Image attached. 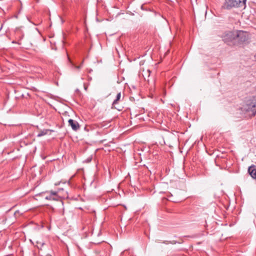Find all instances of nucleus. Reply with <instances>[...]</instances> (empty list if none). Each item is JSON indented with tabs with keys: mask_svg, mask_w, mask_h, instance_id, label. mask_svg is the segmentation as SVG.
I'll list each match as a JSON object with an SVG mask.
<instances>
[{
	"mask_svg": "<svg viewBox=\"0 0 256 256\" xmlns=\"http://www.w3.org/2000/svg\"><path fill=\"white\" fill-rule=\"evenodd\" d=\"M121 98V94L120 92H118L116 96V98L112 102V105L114 106L118 103V102L120 100Z\"/></svg>",
	"mask_w": 256,
	"mask_h": 256,
	"instance_id": "obj_8",
	"label": "nucleus"
},
{
	"mask_svg": "<svg viewBox=\"0 0 256 256\" xmlns=\"http://www.w3.org/2000/svg\"><path fill=\"white\" fill-rule=\"evenodd\" d=\"M246 2V0H224L222 8L229 10L234 8L244 6Z\"/></svg>",
	"mask_w": 256,
	"mask_h": 256,
	"instance_id": "obj_2",
	"label": "nucleus"
},
{
	"mask_svg": "<svg viewBox=\"0 0 256 256\" xmlns=\"http://www.w3.org/2000/svg\"><path fill=\"white\" fill-rule=\"evenodd\" d=\"M248 34L246 32L242 30H237L236 32V40L240 42H243L248 40Z\"/></svg>",
	"mask_w": 256,
	"mask_h": 256,
	"instance_id": "obj_4",
	"label": "nucleus"
},
{
	"mask_svg": "<svg viewBox=\"0 0 256 256\" xmlns=\"http://www.w3.org/2000/svg\"><path fill=\"white\" fill-rule=\"evenodd\" d=\"M61 190H63V188H59L56 191L51 190L48 192V194L45 197V198L49 200L58 201L60 199L68 198V192H64V193L61 194Z\"/></svg>",
	"mask_w": 256,
	"mask_h": 256,
	"instance_id": "obj_1",
	"label": "nucleus"
},
{
	"mask_svg": "<svg viewBox=\"0 0 256 256\" xmlns=\"http://www.w3.org/2000/svg\"><path fill=\"white\" fill-rule=\"evenodd\" d=\"M234 40H236V32H228L223 37V40L225 42H232Z\"/></svg>",
	"mask_w": 256,
	"mask_h": 256,
	"instance_id": "obj_5",
	"label": "nucleus"
},
{
	"mask_svg": "<svg viewBox=\"0 0 256 256\" xmlns=\"http://www.w3.org/2000/svg\"><path fill=\"white\" fill-rule=\"evenodd\" d=\"M64 192H66L65 190H64L63 189V190H61V194H63L64 193Z\"/></svg>",
	"mask_w": 256,
	"mask_h": 256,
	"instance_id": "obj_12",
	"label": "nucleus"
},
{
	"mask_svg": "<svg viewBox=\"0 0 256 256\" xmlns=\"http://www.w3.org/2000/svg\"><path fill=\"white\" fill-rule=\"evenodd\" d=\"M68 124L74 130L76 131L80 128V125L78 123L72 119H70L68 120Z\"/></svg>",
	"mask_w": 256,
	"mask_h": 256,
	"instance_id": "obj_6",
	"label": "nucleus"
},
{
	"mask_svg": "<svg viewBox=\"0 0 256 256\" xmlns=\"http://www.w3.org/2000/svg\"><path fill=\"white\" fill-rule=\"evenodd\" d=\"M83 62H84V61H82V62L81 64H80V66H74V68H76V69H78V70H80V68H82V66Z\"/></svg>",
	"mask_w": 256,
	"mask_h": 256,
	"instance_id": "obj_10",
	"label": "nucleus"
},
{
	"mask_svg": "<svg viewBox=\"0 0 256 256\" xmlns=\"http://www.w3.org/2000/svg\"><path fill=\"white\" fill-rule=\"evenodd\" d=\"M243 108L246 112H251L254 116L256 114V104L254 102H248L244 106Z\"/></svg>",
	"mask_w": 256,
	"mask_h": 256,
	"instance_id": "obj_3",
	"label": "nucleus"
},
{
	"mask_svg": "<svg viewBox=\"0 0 256 256\" xmlns=\"http://www.w3.org/2000/svg\"><path fill=\"white\" fill-rule=\"evenodd\" d=\"M48 130H45L43 131H42L40 132L38 134V136H43L45 134H47V132H48Z\"/></svg>",
	"mask_w": 256,
	"mask_h": 256,
	"instance_id": "obj_9",
	"label": "nucleus"
},
{
	"mask_svg": "<svg viewBox=\"0 0 256 256\" xmlns=\"http://www.w3.org/2000/svg\"><path fill=\"white\" fill-rule=\"evenodd\" d=\"M150 70H147L146 71V74H148V76H149L150 75Z\"/></svg>",
	"mask_w": 256,
	"mask_h": 256,
	"instance_id": "obj_11",
	"label": "nucleus"
},
{
	"mask_svg": "<svg viewBox=\"0 0 256 256\" xmlns=\"http://www.w3.org/2000/svg\"><path fill=\"white\" fill-rule=\"evenodd\" d=\"M248 172L253 178H256V168L254 166L249 167Z\"/></svg>",
	"mask_w": 256,
	"mask_h": 256,
	"instance_id": "obj_7",
	"label": "nucleus"
},
{
	"mask_svg": "<svg viewBox=\"0 0 256 256\" xmlns=\"http://www.w3.org/2000/svg\"><path fill=\"white\" fill-rule=\"evenodd\" d=\"M255 57H256V54L255 55Z\"/></svg>",
	"mask_w": 256,
	"mask_h": 256,
	"instance_id": "obj_13",
	"label": "nucleus"
}]
</instances>
